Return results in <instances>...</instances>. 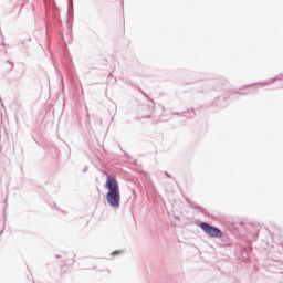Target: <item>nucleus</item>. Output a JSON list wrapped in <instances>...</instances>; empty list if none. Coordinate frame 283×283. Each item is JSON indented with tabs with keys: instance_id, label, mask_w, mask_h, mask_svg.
Instances as JSON below:
<instances>
[{
	"instance_id": "f03ea898",
	"label": "nucleus",
	"mask_w": 283,
	"mask_h": 283,
	"mask_svg": "<svg viewBox=\"0 0 283 283\" xmlns=\"http://www.w3.org/2000/svg\"><path fill=\"white\" fill-rule=\"evenodd\" d=\"M200 229H202L207 235H210V238H222V231L216 227L210 226L209 223H200Z\"/></svg>"
},
{
	"instance_id": "f257e3e1",
	"label": "nucleus",
	"mask_w": 283,
	"mask_h": 283,
	"mask_svg": "<svg viewBox=\"0 0 283 283\" xmlns=\"http://www.w3.org/2000/svg\"><path fill=\"white\" fill-rule=\"evenodd\" d=\"M105 187L108 190L106 200L109 207L118 209L120 207V186L116 177L107 176Z\"/></svg>"
},
{
	"instance_id": "7ed1b4c3",
	"label": "nucleus",
	"mask_w": 283,
	"mask_h": 283,
	"mask_svg": "<svg viewBox=\"0 0 283 283\" xmlns=\"http://www.w3.org/2000/svg\"><path fill=\"white\" fill-rule=\"evenodd\" d=\"M117 253H119L118 251H115L112 253V255H117Z\"/></svg>"
}]
</instances>
